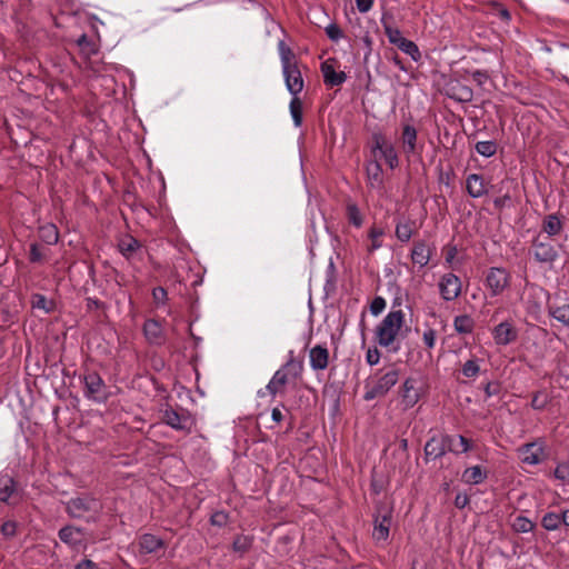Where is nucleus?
<instances>
[{
	"label": "nucleus",
	"mask_w": 569,
	"mask_h": 569,
	"mask_svg": "<svg viewBox=\"0 0 569 569\" xmlns=\"http://www.w3.org/2000/svg\"><path fill=\"white\" fill-rule=\"evenodd\" d=\"M303 369V361L296 359L293 351H290L289 359L274 372L266 388L258 391V396L264 397L268 393L274 398L277 395L283 393L288 383L301 379Z\"/></svg>",
	"instance_id": "1"
},
{
	"label": "nucleus",
	"mask_w": 569,
	"mask_h": 569,
	"mask_svg": "<svg viewBox=\"0 0 569 569\" xmlns=\"http://www.w3.org/2000/svg\"><path fill=\"white\" fill-rule=\"evenodd\" d=\"M400 369L396 365H389L378 369L370 376L365 385V400L370 401L386 396L390 389L398 382Z\"/></svg>",
	"instance_id": "2"
},
{
	"label": "nucleus",
	"mask_w": 569,
	"mask_h": 569,
	"mask_svg": "<svg viewBox=\"0 0 569 569\" xmlns=\"http://www.w3.org/2000/svg\"><path fill=\"white\" fill-rule=\"evenodd\" d=\"M66 512L71 518L96 522L102 512V503L98 498L84 493L67 501Z\"/></svg>",
	"instance_id": "3"
},
{
	"label": "nucleus",
	"mask_w": 569,
	"mask_h": 569,
	"mask_svg": "<svg viewBox=\"0 0 569 569\" xmlns=\"http://www.w3.org/2000/svg\"><path fill=\"white\" fill-rule=\"evenodd\" d=\"M405 323L402 310L390 311L376 327L375 336L377 343L382 348H390Z\"/></svg>",
	"instance_id": "4"
},
{
	"label": "nucleus",
	"mask_w": 569,
	"mask_h": 569,
	"mask_svg": "<svg viewBox=\"0 0 569 569\" xmlns=\"http://www.w3.org/2000/svg\"><path fill=\"white\" fill-rule=\"evenodd\" d=\"M511 274L502 267H491L486 274L485 284L492 297L501 295L509 286Z\"/></svg>",
	"instance_id": "5"
},
{
	"label": "nucleus",
	"mask_w": 569,
	"mask_h": 569,
	"mask_svg": "<svg viewBox=\"0 0 569 569\" xmlns=\"http://www.w3.org/2000/svg\"><path fill=\"white\" fill-rule=\"evenodd\" d=\"M84 397L96 402L107 400V386L96 371H89L83 376Z\"/></svg>",
	"instance_id": "6"
},
{
	"label": "nucleus",
	"mask_w": 569,
	"mask_h": 569,
	"mask_svg": "<svg viewBox=\"0 0 569 569\" xmlns=\"http://www.w3.org/2000/svg\"><path fill=\"white\" fill-rule=\"evenodd\" d=\"M392 522V509L385 506H377V512L373 521L372 537L376 541H386Z\"/></svg>",
	"instance_id": "7"
},
{
	"label": "nucleus",
	"mask_w": 569,
	"mask_h": 569,
	"mask_svg": "<svg viewBox=\"0 0 569 569\" xmlns=\"http://www.w3.org/2000/svg\"><path fill=\"white\" fill-rule=\"evenodd\" d=\"M372 143V152L379 151L380 157L390 169H396L399 166V157L395 146L382 133H373Z\"/></svg>",
	"instance_id": "8"
},
{
	"label": "nucleus",
	"mask_w": 569,
	"mask_h": 569,
	"mask_svg": "<svg viewBox=\"0 0 569 569\" xmlns=\"http://www.w3.org/2000/svg\"><path fill=\"white\" fill-rule=\"evenodd\" d=\"M531 248L535 259L540 263H553L558 259V250L548 237H542L541 233L532 240Z\"/></svg>",
	"instance_id": "9"
},
{
	"label": "nucleus",
	"mask_w": 569,
	"mask_h": 569,
	"mask_svg": "<svg viewBox=\"0 0 569 569\" xmlns=\"http://www.w3.org/2000/svg\"><path fill=\"white\" fill-rule=\"evenodd\" d=\"M162 420L166 425L178 431L190 432L193 426V419L184 409L178 411L168 407L163 410Z\"/></svg>",
	"instance_id": "10"
},
{
	"label": "nucleus",
	"mask_w": 569,
	"mask_h": 569,
	"mask_svg": "<svg viewBox=\"0 0 569 569\" xmlns=\"http://www.w3.org/2000/svg\"><path fill=\"white\" fill-rule=\"evenodd\" d=\"M286 87L292 96H298L303 89V78L297 60L282 66Z\"/></svg>",
	"instance_id": "11"
},
{
	"label": "nucleus",
	"mask_w": 569,
	"mask_h": 569,
	"mask_svg": "<svg viewBox=\"0 0 569 569\" xmlns=\"http://www.w3.org/2000/svg\"><path fill=\"white\" fill-rule=\"evenodd\" d=\"M438 286L441 298L446 301H452L461 293V280L452 272L445 273Z\"/></svg>",
	"instance_id": "12"
},
{
	"label": "nucleus",
	"mask_w": 569,
	"mask_h": 569,
	"mask_svg": "<svg viewBox=\"0 0 569 569\" xmlns=\"http://www.w3.org/2000/svg\"><path fill=\"white\" fill-rule=\"evenodd\" d=\"M518 452L520 460L531 466L540 463L546 457L542 441L526 443L518 449Z\"/></svg>",
	"instance_id": "13"
},
{
	"label": "nucleus",
	"mask_w": 569,
	"mask_h": 569,
	"mask_svg": "<svg viewBox=\"0 0 569 569\" xmlns=\"http://www.w3.org/2000/svg\"><path fill=\"white\" fill-rule=\"evenodd\" d=\"M400 141L402 151L408 158L421 151L418 146V131L410 123L402 124Z\"/></svg>",
	"instance_id": "14"
},
{
	"label": "nucleus",
	"mask_w": 569,
	"mask_h": 569,
	"mask_svg": "<svg viewBox=\"0 0 569 569\" xmlns=\"http://www.w3.org/2000/svg\"><path fill=\"white\" fill-rule=\"evenodd\" d=\"M415 378H407L400 387L399 395L405 409L412 408L420 399V392Z\"/></svg>",
	"instance_id": "15"
},
{
	"label": "nucleus",
	"mask_w": 569,
	"mask_h": 569,
	"mask_svg": "<svg viewBox=\"0 0 569 569\" xmlns=\"http://www.w3.org/2000/svg\"><path fill=\"white\" fill-rule=\"evenodd\" d=\"M335 59H328L320 67L325 83L331 88L341 86L347 79V74L343 71L337 72L335 70Z\"/></svg>",
	"instance_id": "16"
},
{
	"label": "nucleus",
	"mask_w": 569,
	"mask_h": 569,
	"mask_svg": "<svg viewBox=\"0 0 569 569\" xmlns=\"http://www.w3.org/2000/svg\"><path fill=\"white\" fill-rule=\"evenodd\" d=\"M492 336L497 345L507 346L517 339L518 332L510 322L503 321L495 327Z\"/></svg>",
	"instance_id": "17"
},
{
	"label": "nucleus",
	"mask_w": 569,
	"mask_h": 569,
	"mask_svg": "<svg viewBox=\"0 0 569 569\" xmlns=\"http://www.w3.org/2000/svg\"><path fill=\"white\" fill-rule=\"evenodd\" d=\"M310 367L315 371H322L329 365V350L326 346L317 345L309 351Z\"/></svg>",
	"instance_id": "18"
},
{
	"label": "nucleus",
	"mask_w": 569,
	"mask_h": 569,
	"mask_svg": "<svg viewBox=\"0 0 569 569\" xmlns=\"http://www.w3.org/2000/svg\"><path fill=\"white\" fill-rule=\"evenodd\" d=\"M447 96L458 102H470L473 98V91L460 81H452L448 86Z\"/></svg>",
	"instance_id": "19"
},
{
	"label": "nucleus",
	"mask_w": 569,
	"mask_h": 569,
	"mask_svg": "<svg viewBox=\"0 0 569 569\" xmlns=\"http://www.w3.org/2000/svg\"><path fill=\"white\" fill-rule=\"evenodd\" d=\"M446 435L431 437L425 446L426 458H441L442 456L446 455Z\"/></svg>",
	"instance_id": "20"
},
{
	"label": "nucleus",
	"mask_w": 569,
	"mask_h": 569,
	"mask_svg": "<svg viewBox=\"0 0 569 569\" xmlns=\"http://www.w3.org/2000/svg\"><path fill=\"white\" fill-rule=\"evenodd\" d=\"M391 20L392 16L389 12H383L380 21L389 42L398 48L406 38L402 37L398 28L391 26Z\"/></svg>",
	"instance_id": "21"
},
{
	"label": "nucleus",
	"mask_w": 569,
	"mask_h": 569,
	"mask_svg": "<svg viewBox=\"0 0 569 569\" xmlns=\"http://www.w3.org/2000/svg\"><path fill=\"white\" fill-rule=\"evenodd\" d=\"M466 189L468 194L472 198H480L487 193L485 179L478 173H470L467 177Z\"/></svg>",
	"instance_id": "22"
},
{
	"label": "nucleus",
	"mask_w": 569,
	"mask_h": 569,
	"mask_svg": "<svg viewBox=\"0 0 569 569\" xmlns=\"http://www.w3.org/2000/svg\"><path fill=\"white\" fill-rule=\"evenodd\" d=\"M139 551L144 555L154 553L164 548V541L151 533H144L138 541Z\"/></svg>",
	"instance_id": "23"
},
{
	"label": "nucleus",
	"mask_w": 569,
	"mask_h": 569,
	"mask_svg": "<svg viewBox=\"0 0 569 569\" xmlns=\"http://www.w3.org/2000/svg\"><path fill=\"white\" fill-rule=\"evenodd\" d=\"M563 230V221L557 213L547 214L541 223V231L548 237H556Z\"/></svg>",
	"instance_id": "24"
},
{
	"label": "nucleus",
	"mask_w": 569,
	"mask_h": 569,
	"mask_svg": "<svg viewBox=\"0 0 569 569\" xmlns=\"http://www.w3.org/2000/svg\"><path fill=\"white\" fill-rule=\"evenodd\" d=\"M431 258V249L425 241H417L411 251L412 262L421 268L426 267Z\"/></svg>",
	"instance_id": "25"
},
{
	"label": "nucleus",
	"mask_w": 569,
	"mask_h": 569,
	"mask_svg": "<svg viewBox=\"0 0 569 569\" xmlns=\"http://www.w3.org/2000/svg\"><path fill=\"white\" fill-rule=\"evenodd\" d=\"M143 333L147 340L152 345H160L163 341L162 328L157 320H146L143 323Z\"/></svg>",
	"instance_id": "26"
},
{
	"label": "nucleus",
	"mask_w": 569,
	"mask_h": 569,
	"mask_svg": "<svg viewBox=\"0 0 569 569\" xmlns=\"http://www.w3.org/2000/svg\"><path fill=\"white\" fill-rule=\"evenodd\" d=\"M548 312L549 315L561 322L562 325H569V303L566 301H557L553 300L548 303Z\"/></svg>",
	"instance_id": "27"
},
{
	"label": "nucleus",
	"mask_w": 569,
	"mask_h": 569,
	"mask_svg": "<svg viewBox=\"0 0 569 569\" xmlns=\"http://www.w3.org/2000/svg\"><path fill=\"white\" fill-rule=\"evenodd\" d=\"M470 441L463 436L446 435L447 451L459 455L470 450Z\"/></svg>",
	"instance_id": "28"
},
{
	"label": "nucleus",
	"mask_w": 569,
	"mask_h": 569,
	"mask_svg": "<svg viewBox=\"0 0 569 569\" xmlns=\"http://www.w3.org/2000/svg\"><path fill=\"white\" fill-rule=\"evenodd\" d=\"M17 491L16 480L8 473L0 475V501L8 503Z\"/></svg>",
	"instance_id": "29"
},
{
	"label": "nucleus",
	"mask_w": 569,
	"mask_h": 569,
	"mask_svg": "<svg viewBox=\"0 0 569 569\" xmlns=\"http://www.w3.org/2000/svg\"><path fill=\"white\" fill-rule=\"evenodd\" d=\"M58 536L62 542L70 546H76L80 542L82 530L74 526H66L59 530Z\"/></svg>",
	"instance_id": "30"
},
{
	"label": "nucleus",
	"mask_w": 569,
	"mask_h": 569,
	"mask_svg": "<svg viewBox=\"0 0 569 569\" xmlns=\"http://www.w3.org/2000/svg\"><path fill=\"white\" fill-rule=\"evenodd\" d=\"M367 178L371 188H380L382 186V167L378 161L370 162L367 166Z\"/></svg>",
	"instance_id": "31"
},
{
	"label": "nucleus",
	"mask_w": 569,
	"mask_h": 569,
	"mask_svg": "<svg viewBox=\"0 0 569 569\" xmlns=\"http://www.w3.org/2000/svg\"><path fill=\"white\" fill-rule=\"evenodd\" d=\"M453 328L460 335H470L475 329V321L469 315H460L455 317Z\"/></svg>",
	"instance_id": "32"
},
{
	"label": "nucleus",
	"mask_w": 569,
	"mask_h": 569,
	"mask_svg": "<svg viewBox=\"0 0 569 569\" xmlns=\"http://www.w3.org/2000/svg\"><path fill=\"white\" fill-rule=\"evenodd\" d=\"M416 231V222L412 220L398 222L396 226V237L401 242H408Z\"/></svg>",
	"instance_id": "33"
},
{
	"label": "nucleus",
	"mask_w": 569,
	"mask_h": 569,
	"mask_svg": "<svg viewBox=\"0 0 569 569\" xmlns=\"http://www.w3.org/2000/svg\"><path fill=\"white\" fill-rule=\"evenodd\" d=\"M346 217L348 222L356 228H361L363 224V214L361 213L357 203L348 201L346 204Z\"/></svg>",
	"instance_id": "34"
},
{
	"label": "nucleus",
	"mask_w": 569,
	"mask_h": 569,
	"mask_svg": "<svg viewBox=\"0 0 569 569\" xmlns=\"http://www.w3.org/2000/svg\"><path fill=\"white\" fill-rule=\"evenodd\" d=\"M39 238L47 244H56L59 240L58 228L53 223H46L39 228Z\"/></svg>",
	"instance_id": "35"
},
{
	"label": "nucleus",
	"mask_w": 569,
	"mask_h": 569,
	"mask_svg": "<svg viewBox=\"0 0 569 569\" xmlns=\"http://www.w3.org/2000/svg\"><path fill=\"white\" fill-rule=\"evenodd\" d=\"M535 527L536 523L532 520L521 515L517 516L511 522L512 530L518 533L531 532Z\"/></svg>",
	"instance_id": "36"
},
{
	"label": "nucleus",
	"mask_w": 569,
	"mask_h": 569,
	"mask_svg": "<svg viewBox=\"0 0 569 569\" xmlns=\"http://www.w3.org/2000/svg\"><path fill=\"white\" fill-rule=\"evenodd\" d=\"M77 44L81 53L87 58H90L98 52L96 42L84 33L78 38Z\"/></svg>",
	"instance_id": "37"
},
{
	"label": "nucleus",
	"mask_w": 569,
	"mask_h": 569,
	"mask_svg": "<svg viewBox=\"0 0 569 569\" xmlns=\"http://www.w3.org/2000/svg\"><path fill=\"white\" fill-rule=\"evenodd\" d=\"M485 478L486 475L482 472L480 466L467 468L462 473L463 481L471 485H478L482 482Z\"/></svg>",
	"instance_id": "38"
},
{
	"label": "nucleus",
	"mask_w": 569,
	"mask_h": 569,
	"mask_svg": "<svg viewBox=\"0 0 569 569\" xmlns=\"http://www.w3.org/2000/svg\"><path fill=\"white\" fill-rule=\"evenodd\" d=\"M141 247L140 242L132 238V237H127L124 239H122L120 242H119V250L120 252L127 258H131V256Z\"/></svg>",
	"instance_id": "39"
},
{
	"label": "nucleus",
	"mask_w": 569,
	"mask_h": 569,
	"mask_svg": "<svg viewBox=\"0 0 569 569\" xmlns=\"http://www.w3.org/2000/svg\"><path fill=\"white\" fill-rule=\"evenodd\" d=\"M541 526L548 531L558 530L561 525V515L557 512H547L541 519Z\"/></svg>",
	"instance_id": "40"
},
{
	"label": "nucleus",
	"mask_w": 569,
	"mask_h": 569,
	"mask_svg": "<svg viewBox=\"0 0 569 569\" xmlns=\"http://www.w3.org/2000/svg\"><path fill=\"white\" fill-rule=\"evenodd\" d=\"M290 113L296 127H300L302 124V102L298 98V96H292V99L289 104Z\"/></svg>",
	"instance_id": "41"
},
{
	"label": "nucleus",
	"mask_w": 569,
	"mask_h": 569,
	"mask_svg": "<svg viewBox=\"0 0 569 569\" xmlns=\"http://www.w3.org/2000/svg\"><path fill=\"white\" fill-rule=\"evenodd\" d=\"M398 49L408 54L416 62L421 59V53L418 46L409 39L401 41V46L398 47Z\"/></svg>",
	"instance_id": "42"
},
{
	"label": "nucleus",
	"mask_w": 569,
	"mask_h": 569,
	"mask_svg": "<svg viewBox=\"0 0 569 569\" xmlns=\"http://www.w3.org/2000/svg\"><path fill=\"white\" fill-rule=\"evenodd\" d=\"M475 148L480 156L486 158H490L497 152V143L492 140L478 141Z\"/></svg>",
	"instance_id": "43"
},
{
	"label": "nucleus",
	"mask_w": 569,
	"mask_h": 569,
	"mask_svg": "<svg viewBox=\"0 0 569 569\" xmlns=\"http://www.w3.org/2000/svg\"><path fill=\"white\" fill-rule=\"evenodd\" d=\"M462 375L467 378H475L480 372L479 360L471 358L467 360L461 368Z\"/></svg>",
	"instance_id": "44"
},
{
	"label": "nucleus",
	"mask_w": 569,
	"mask_h": 569,
	"mask_svg": "<svg viewBox=\"0 0 569 569\" xmlns=\"http://www.w3.org/2000/svg\"><path fill=\"white\" fill-rule=\"evenodd\" d=\"M278 51L281 60V66L296 61L293 51L286 44L284 40L278 42Z\"/></svg>",
	"instance_id": "45"
},
{
	"label": "nucleus",
	"mask_w": 569,
	"mask_h": 569,
	"mask_svg": "<svg viewBox=\"0 0 569 569\" xmlns=\"http://www.w3.org/2000/svg\"><path fill=\"white\" fill-rule=\"evenodd\" d=\"M33 308L43 309L47 313L52 311L53 302L42 295H36L32 302Z\"/></svg>",
	"instance_id": "46"
},
{
	"label": "nucleus",
	"mask_w": 569,
	"mask_h": 569,
	"mask_svg": "<svg viewBox=\"0 0 569 569\" xmlns=\"http://www.w3.org/2000/svg\"><path fill=\"white\" fill-rule=\"evenodd\" d=\"M383 230L380 228H371L369 230V238L371 239V246L369 247V251L372 252L381 247V241L379 240L382 237Z\"/></svg>",
	"instance_id": "47"
},
{
	"label": "nucleus",
	"mask_w": 569,
	"mask_h": 569,
	"mask_svg": "<svg viewBox=\"0 0 569 569\" xmlns=\"http://www.w3.org/2000/svg\"><path fill=\"white\" fill-rule=\"evenodd\" d=\"M548 402H549L548 396L542 391H538L532 397L531 407L536 410H542L546 408Z\"/></svg>",
	"instance_id": "48"
},
{
	"label": "nucleus",
	"mask_w": 569,
	"mask_h": 569,
	"mask_svg": "<svg viewBox=\"0 0 569 569\" xmlns=\"http://www.w3.org/2000/svg\"><path fill=\"white\" fill-rule=\"evenodd\" d=\"M44 258V253L42 252L40 246L38 243L30 244L29 251V260L32 263L41 262Z\"/></svg>",
	"instance_id": "49"
},
{
	"label": "nucleus",
	"mask_w": 569,
	"mask_h": 569,
	"mask_svg": "<svg viewBox=\"0 0 569 569\" xmlns=\"http://www.w3.org/2000/svg\"><path fill=\"white\" fill-rule=\"evenodd\" d=\"M326 34L332 41H338L342 38L343 33L340 27L336 23H330L326 27Z\"/></svg>",
	"instance_id": "50"
},
{
	"label": "nucleus",
	"mask_w": 569,
	"mask_h": 569,
	"mask_svg": "<svg viewBox=\"0 0 569 569\" xmlns=\"http://www.w3.org/2000/svg\"><path fill=\"white\" fill-rule=\"evenodd\" d=\"M386 308V300L378 296L376 297L370 305V311L373 316H379Z\"/></svg>",
	"instance_id": "51"
},
{
	"label": "nucleus",
	"mask_w": 569,
	"mask_h": 569,
	"mask_svg": "<svg viewBox=\"0 0 569 569\" xmlns=\"http://www.w3.org/2000/svg\"><path fill=\"white\" fill-rule=\"evenodd\" d=\"M555 477L562 481L569 480V463H559L555 469Z\"/></svg>",
	"instance_id": "52"
},
{
	"label": "nucleus",
	"mask_w": 569,
	"mask_h": 569,
	"mask_svg": "<svg viewBox=\"0 0 569 569\" xmlns=\"http://www.w3.org/2000/svg\"><path fill=\"white\" fill-rule=\"evenodd\" d=\"M0 531L4 537L12 538L13 536H16V532H17L16 521L8 520V521L3 522L0 528Z\"/></svg>",
	"instance_id": "53"
},
{
	"label": "nucleus",
	"mask_w": 569,
	"mask_h": 569,
	"mask_svg": "<svg viewBox=\"0 0 569 569\" xmlns=\"http://www.w3.org/2000/svg\"><path fill=\"white\" fill-rule=\"evenodd\" d=\"M380 357L381 355L377 347L369 348L366 353V361L370 366H376L379 363Z\"/></svg>",
	"instance_id": "54"
},
{
	"label": "nucleus",
	"mask_w": 569,
	"mask_h": 569,
	"mask_svg": "<svg viewBox=\"0 0 569 569\" xmlns=\"http://www.w3.org/2000/svg\"><path fill=\"white\" fill-rule=\"evenodd\" d=\"M167 290L162 287H157L152 290V298L157 305H163L167 300Z\"/></svg>",
	"instance_id": "55"
},
{
	"label": "nucleus",
	"mask_w": 569,
	"mask_h": 569,
	"mask_svg": "<svg viewBox=\"0 0 569 569\" xmlns=\"http://www.w3.org/2000/svg\"><path fill=\"white\" fill-rule=\"evenodd\" d=\"M436 330L428 329L423 332L422 340L427 348L432 349L436 345Z\"/></svg>",
	"instance_id": "56"
},
{
	"label": "nucleus",
	"mask_w": 569,
	"mask_h": 569,
	"mask_svg": "<svg viewBox=\"0 0 569 569\" xmlns=\"http://www.w3.org/2000/svg\"><path fill=\"white\" fill-rule=\"evenodd\" d=\"M500 391V386L498 382H488L485 386V393L487 398H490L492 396H497Z\"/></svg>",
	"instance_id": "57"
},
{
	"label": "nucleus",
	"mask_w": 569,
	"mask_h": 569,
	"mask_svg": "<svg viewBox=\"0 0 569 569\" xmlns=\"http://www.w3.org/2000/svg\"><path fill=\"white\" fill-rule=\"evenodd\" d=\"M357 9L361 13H366L371 10L373 6V0H356Z\"/></svg>",
	"instance_id": "58"
},
{
	"label": "nucleus",
	"mask_w": 569,
	"mask_h": 569,
	"mask_svg": "<svg viewBox=\"0 0 569 569\" xmlns=\"http://www.w3.org/2000/svg\"><path fill=\"white\" fill-rule=\"evenodd\" d=\"M469 503V497L467 493H458L455 498V506L458 509H463Z\"/></svg>",
	"instance_id": "59"
},
{
	"label": "nucleus",
	"mask_w": 569,
	"mask_h": 569,
	"mask_svg": "<svg viewBox=\"0 0 569 569\" xmlns=\"http://www.w3.org/2000/svg\"><path fill=\"white\" fill-rule=\"evenodd\" d=\"M489 76L486 71L476 70L472 72V79L479 84L482 86L487 80Z\"/></svg>",
	"instance_id": "60"
},
{
	"label": "nucleus",
	"mask_w": 569,
	"mask_h": 569,
	"mask_svg": "<svg viewBox=\"0 0 569 569\" xmlns=\"http://www.w3.org/2000/svg\"><path fill=\"white\" fill-rule=\"evenodd\" d=\"M74 569H100L93 561L84 559L79 562Z\"/></svg>",
	"instance_id": "61"
},
{
	"label": "nucleus",
	"mask_w": 569,
	"mask_h": 569,
	"mask_svg": "<svg viewBox=\"0 0 569 569\" xmlns=\"http://www.w3.org/2000/svg\"><path fill=\"white\" fill-rule=\"evenodd\" d=\"M271 418L274 422H281L283 419V415L279 408H273L271 412Z\"/></svg>",
	"instance_id": "62"
},
{
	"label": "nucleus",
	"mask_w": 569,
	"mask_h": 569,
	"mask_svg": "<svg viewBox=\"0 0 569 569\" xmlns=\"http://www.w3.org/2000/svg\"><path fill=\"white\" fill-rule=\"evenodd\" d=\"M87 305L89 309H99L102 306V302H100L98 299L88 298Z\"/></svg>",
	"instance_id": "63"
},
{
	"label": "nucleus",
	"mask_w": 569,
	"mask_h": 569,
	"mask_svg": "<svg viewBox=\"0 0 569 569\" xmlns=\"http://www.w3.org/2000/svg\"><path fill=\"white\" fill-rule=\"evenodd\" d=\"M561 515V525L569 528V509L560 512Z\"/></svg>",
	"instance_id": "64"
}]
</instances>
